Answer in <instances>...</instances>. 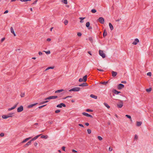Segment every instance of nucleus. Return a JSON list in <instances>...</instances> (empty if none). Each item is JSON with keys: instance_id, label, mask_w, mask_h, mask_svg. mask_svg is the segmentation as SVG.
<instances>
[{"instance_id": "nucleus-1", "label": "nucleus", "mask_w": 153, "mask_h": 153, "mask_svg": "<svg viewBox=\"0 0 153 153\" xmlns=\"http://www.w3.org/2000/svg\"><path fill=\"white\" fill-rule=\"evenodd\" d=\"M119 102L117 104V107L118 108H121L123 106V102L122 100H119Z\"/></svg>"}, {"instance_id": "nucleus-2", "label": "nucleus", "mask_w": 153, "mask_h": 153, "mask_svg": "<svg viewBox=\"0 0 153 153\" xmlns=\"http://www.w3.org/2000/svg\"><path fill=\"white\" fill-rule=\"evenodd\" d=\"M99 55L102 57L103 58H104L105 57V54L103 53V51L102 50H100L99 51Z\"/></svg>"}, {"instance_id": "nucleus-3", "label": "nucleus", "mask_w": 153, "mask_h": 153, "mask_svg": "<svg viewBox=\"0 0 153 153\" xmlns=\"http://www.w3.org/2000/svg\"><path fill=\"white\" fill-rule=\"evenodd\" d=\"M58 96H50L49 97H48L45 99V100H50V99H56L58 98Z\"/></svg>"}, {"instance_id": "nucleus-4", "label": "nucleus", "mask_w": 153, "mask_h": 153, "mask_svg": "<svg viewBox=\"0 0 153 153\" xmlns=\"http://www.w3.org/2000/svg\"><path fill=\"white\" fill-rule=\"evenodd\" d=\"M98 20L100 23L102 24H103L104 22V19L102 17H100L98 19Z\"/></svg>"}, {"instance_id": "nucleus-5", "label": "nucleus", "mask_w": 153, "mask_h": 153, "mask_svg": "<svg viewBox=\"0 0 153 153\" xmlns=\"http://www.w3.org/2000/svg\"><path fill=\"white\" fill-rule=\"evenodd\" d=\"M23 110V107L22 105L20 107H19L17 110V111L18 112H20Z\"/></svg>"}, {"instance_id": "nucleus-6", "label": "nucleus", "mask_w": 153, "mask_h": 153, "mask_svg": "<svg viewBox=\"0 0 153 153\" xmlns=\"http://www.w3.org/2000/svg\"><path fill=\"white\" fill-rule=\"evenodd\" d=\"M124 87V85L122 84H119L117 86V88L118 89H121L123 88Z\"/></svg>"}, {"instance_id": "nucleus-7", "label": "nucleus", "mask_w": 153, "mask_h": 153, "mask_svg": "<svg viewBox=\"0 0 153 153\" xmlns=\"http://www.w3.org/2000/svg\"><path fill=\"white\" fill-rule=\"evenodd\" d=\"M62 106H63V107H65L66 105L65 104H64L63 103H61L60 104H59L58 105L56 106V107H57L60 108H62Z\"/></svg>"}, {"instance_id": "nucleus-8", "label": "nucleus", "mask_w": 153, "mask_h": 153, "mask_svg": "<svg viewBox=\"0 0 153 153\" xmlns=\"http://www.w3.org/2000/svg\"><path fill=\"white\" fill-rule=\"evenodd\" d=\"M82 114L84 116H86L88 117H90L92 118L93 117L92 116L89 114H88L87 113H86L85 112H83L82 113Z\"/></svg>"}, {"instance_id": "nucleus-9", "label": "nucleus", "mask_w": 153, "mask_h": 153, "mask_svg": "<svg viewBox=\"0 0 153 153\" xmlns=\"http://www.w3.org/2000/svg\"><path fill=\"white\" fill-rule=\"evenodd\" d=\"M18 104V103H17L15 105H14L12 107L10 108H8V111H10L11 110H12L15 109L16 107Z\"/></svg>"}, {"instance_id": "nucleus-10", "label": "nucleus", "mask_w": 153, "mask_h": 153, "mask_svg": "<svg viewBox=\"0 0 153 153\" xmlns=\"http://www.w3.org/2000/svg\"><path fill=\"white\" fill-rule=\"evenodd\" d=\"M18 104V103H17L15 105H14L12 107L10 108H8V111H10L11 110H12L15 109L16 107Z\"/></svg>"}, {"instance_id": "nucleus-11", "label": "nucleus", "mask_w": 153, "mask_h": 153, "mask_svg": "<svg viewBox=\"0 0 153 153\" xmlns=\"http://www.w3.org/2000/svg\"><path fill=\"white\" fill-rule=\"evenodd\" d=\"M18 104V103H17L15 105H14L12 107L10 108H8V111H10L11 110H12L15 109L16 107Z\"/></svg>"}, {"instance_id": "nucleus-12", "label": "nucleus", "mask_w": 153, "mask_h": 153, "mask_svg": "<svg viewBox=\"0 0 153 153\" xmlns=\"http://www.w3.org/2000/svg\"><path fill=\"white\" fill-rule=\"evenodd\" d=\"M139 42V39L137 38H136L135 39L134 41L132 43V44L134 45H136Z\"/></svg>"}, {"instance_id": "nucleus-13", "label": "nucleus", "mask_w": 153, "mask_h": 153, "mask_svg": "<svg viewBox=\"0 0 153 153\" xmlns=\"http://www.w3.org/2000/svg\"><path fill=\"white\" fill-rule=\"evenodd\" d=\"M42 134H40L39 135H38L34 137L33 138H32L31 140H30L31 141V142L33 140H36L37 138L39 137L40 136H41Z\"/></svg>"}, {"instance_id": "nucleus-14", "label": "nucleus", "mask_w": 153, "mask_h": 153, "mask_svg": "<svg viewBox=\"0 0 153 153\" xmlns=\"http://www.w3.org/2000/svg\"><path fill=\"white\" fill-rule=\"evenodd\" d=\"M74 91H80V88L78 87L73 88Z\"/></svg>"}, {"instance_id": "nucleus-15", "label": "nucleus", "mask_w": 153, "mask_h": 153, "mask_svg": "<svg viewBox=\"0 0 153 153\" xmlns=\"http://www.w3.org/2000/svg\"><path fill=\"white\" fill-rule=\"evenodd\" d=\"M88 85V84L86 83H83L82 84L79 85V86L84 87Z\"/></svg>"}, {"instance_id": "nucleus-16", "label": "nucleus", "mask_w": 153, "mask_h": 153, "mask_svg": "<svg viewBox=\"0 0 153 153\" xmlns=\"http://www.w3.org/2000/svg\"><path fill=\"white\" fill-rule=\"evenodd\" d=\"M32 138V137H30L28 138H26L21 143H25V142H26V141H28V140H29L30 139H31Z\"/></svg>"}, {"instance_id": "nucleus-17", "label": "nucleus", "mask_w": 153, "mask_h": 153, "mask_svg": "<svg viewBox=\"0 0 153 153\" xmlns=\"http://www.w3.org/2000/svg\"><path fill=\"white\" fill-rule=\"evenodd\" d=\"M107 35V32L106 30L104 29L103 31V36L104 38Z\"/></svg>"}, {"instance_id": "nucleus-18", "label": "nucleus", "mask_w": 153, "mask_h": 153, "mask_svg": "<svg viewBox=\"0 0 153 153\" xmlns=\"http://www.w3.org/2000/svg\"><path fill=\"white\" fill-rule=\"evenodd\" d=\"M10 31L13 34L14 36H16V34L15 33L14 31V30L13 29V28L12 27H10Z\"/></svg>"}, {"instance_id": "nucleus-19", "label": "nucleus", "mask_w": 153, "mask_h": 153, "mask_svg": "<svg viewBox=\"0 0 153 153\" xmlns=\"http://www.w3.org/2000/svg\"><path fill=\"white\" fill-rule=\"evenodd\" d=\"M113 92L115 94H118L119 93H120L121 92L120 91H117L116 90V89H114L113 91Z\"/></svg>"}, {"instance_id": "nucleus-20", "label": "nucleus", "mask_w": 153, "mask_h": 153, "mask_svg": "<svg viewBox=\"0 0 153 153\" xmlns=\"http://www.w3.org/2000/svg\"><path fill=\"white\" fill-rule=\"evenodd\" d=\"M112 76L113 77H115L117 75V73L116 72L112 71Z\"/></svg>"}, {"instance_id": "nucleus-21", "label": "nucleus", "mask_w": 153, "mask_h": 153, "mask_svg": "<svg viewBox=\"0 0 153 153\" xmlns=\"http://www.w3.org/2000/svg\"><path fill=\"white\" fill-rule=\"evenodd\" d=\"M31 141L30 140L26 144L24 145V146L25 147H26L27 146H28L29 145H30L31 144Z\"/></svg>"}, {"instance_id": "nucleus-22", "label": "nucleus", "mask_w": 153, "mask_h": 153, "mask_svg": "<svg viewBox=\"0 0 153 153\" xmlns=\"http://www.w3.org/2000/svg\"><path fill=\"white\" fill-rule=\"evenodd\" d=\"M90 97H91L95 99H97V96H95L92 94L90 95Z\"/></svg>"}, {"instance_id": "nucleus-23", "label": "nucleus", "mask_w": 153, "mask_h": 153, "mask_svg": "<svg viewBox=\"0 0 153 153\" xmlns=\"http://www.w3.org/2000/svg\"><path fill=\"white\" fill-rule=\"evenodd\" d=\"M142 124V122H137L136 126H140Z\"/></svg>"}, {"instance_id": "nucleus-24", "label": "nucleus", "mask_w": 153, "mask_h": 153, "mask_svg": "<svg viewBox=\"0 0 153 153\" xmlns=\"http://www.w3.org/2000/svg\"><path fill=\"white\" fill-rule=\"evenodd\" d=\"M109 25L111 30H112L114 29V27L112 25L111 23H109Z\"/></svg>"}, {"instance_id": "nucleus-25", "label": "nucleus", "mask_w": 153, "mask_h": 153, "mask_svg": "<svg viewBox=\"0 0 153 153\" xmlns=\"http://www.w3.org/2000/svg\"><path fill=\"white\" fill-rule=\"evenodd\" d=\"M14 114V113H9L7 115V116H8V117H12L13 116L12 115Z\"/></svg>"}, {"instance_id": "nucleus-26", "label": "nucleus", "mask_w": 153, "mask_h": 153, "mask_svg": "<svg viewBox=\"0 0 153 153\" xmlns=\"http://www.w3.org/2000/svg\"><path fill=\"white\" fill-rule=\"evenodd\" d=\"M85 18V17H79V19L80 20V23H83L84 22L83 19Z\"/></svg>"}, {"instance_id": "nucleus-27", "label": "nucleus", "mask_w": 153, "mask_h": 153, "mask_svg": "<svg viewBox=\"0 0 153 153\" xmlns=\"http://www.w3.org/2000/svg\"><path fill=\"white\" fill-rule=\"evenodd\" d=\"M36 104H37V103H35V104H31V105H29L28 106L27 108H30L33 107V106L35 105H36Z\"/></svg>"}, {"instance_id": "nucleus-28", "label": "nucleus", "mask_w": 153, "mask_h": 153, "mask_svg": "<svg viewBox=\"0 0 153 153\" xmlns=\"http://www.w3.org/2000/svg\"><path fill=\"white\" fill-rule=\"evenodd\" d=\"M54 68V67L53 66L48 67V68L46 69L45 70V71H47L50 69H53Z\"/></svg>"}, {"instance_id": "nucleus-29", "label": "nucleus", "mask_w": 153, "mask_h": 153, "mask_svg": "<svg viewBox=\"0 0 153 153\" xmlns=\"http://www.w3.org/2000/svg\"><path fill=\"white\" fill-rule=\"evenodd\" d=\"M64 90L63 89L57 90L55 91V93H59V92L63 91H64Z\"/></svg>"}, {"instance_id": "nucleus-30", "label": "nucleus", "mask_w": 153, "mask_h": 153, "mask_svg": "<svg viewBox=\"0 0 153 153\" xmlns=\"http://www.w3.org/2000/svg\"><path fill=\"white\" fill-rule=\"evenodd\" d=\"M87 75H86L85 76L83 77V79L84 80V82H85L87 80Z\"/></svg>"}, {"instance_id": "nucleus-31", "label": "nucleus", "mask_w": 153, "mask_h": 153, "mask_svg": "<svg viewBox=\"0 0 153 153\" xmlns=\"http://www.w3.org/2000/svg\"><path fill=\"white\" fill-rule=\"evenodd\" d=\"M103 104L108 108H110V106L107 103L104 102Z\"/></svg>"}, {"instance_id": "nucleus-32", "label": "nucleus", "mask_w": 153, "mask_h": 153, "mask_svg": "<svg viewBox=\"0 0 153 153\" xmlns=\"http://www.w3.org/2000/svg\"><path fill=\"white\" fill-rule=\"evenodd\" d=\"M2 117L4 119H6L7 118H8V116H7V115H3L2 116Z\"/></svg>"}, {"instance_id": "nucleus-33", "label": "nucleus", "mask_w": 153, "mask_h": 153, "mask_svg": "<svg viewBox=\"0 0 153 153\" xmlns=\"http://www.w3.org/2000/svg\"><path fill=\"white\" fill-rule=\"evenodd\" d=\"M108 83V82H100V84L104 85H106L107 83Z\"/></svg>"}, {"instance_id": "nucleus-34", "label": "nucleus", "mask_w": 153, "mask_h": 153, "mask_svg": "<svg viewBox=\"0 0 153 153\" xmlns=\"http://www.w3.org/2000/svg\"><path fill=\"white\" fill-rule=\"evenodd\" d=\"M48 136H45V135H42L41 137V138H45V139H47L48 138Z\"/></svg>"}, {"instance_id": "nucleus-35", "label": "nucleus", "mask_w": 153, "mask_h": 153, "mask_svg": "<svg viewBox=\"0 0 153 153\" xmlns=\"http://www.w3.org/2000/svg\"><path fill=\"white\" fill-rule=\"evenodd\" d=\"M126 117L127 118L129 119H130V120H131V121L132 120L131 119V116L130 115H126Z\"/></svg>"}, {"instance_id": "nucleus-36", "label": "nucleus", "mask_w": 153, "mask_h": 153, "mask_svg": "<svg viewBox=\"0 0 153 153\" xmlns=\"http://www.w3.org/2000/svg\"><path fill=\"white\" fill-rule=\"evenodd\" d=\"M90 25V23L89 22H87L86 24V26L87 27H89Z\"/></svg>"}, {"instance_id": "nucleus-37", "label": "nucleus", "mask_w": 153, "mask_h": 153, "mask_svg": "<svg viewBox=\"0 0 153 153\" xmlns=\"http://www.w3.org/2000/svg\"><path fill=\"white\" fill-rule=\"evenodd\" d=\"M62 2L65 4H67L68 3L67 0H62Z\"/></svg>"}, {"instance_id": "nucleus-38", "label": "nucleus", "mask_w": 153, "mask_h": 153, "mask_svg": "<svg viewBox=\"0 0 153 153\" xmlns=\"http://www.w3.org/2000/svg\"><path fill=\"white\" fill-rule=\"evenodd\" d=\"M152 90V88H149L146 89V91L147 92H150Z\"/></svg>"}, {"instance_id": "nucleus-39", "label": "nucleus", "mask_w": 153, "mask_h": 153, "mask_svg": "<svg viewBox=\"0 0 153 153\" xmlns=\"http://www.w3.org/2000/svg\"><path fill=\"white\" fill-rule=\"evenodd\" d=\"M97 12L96 10L95 9H92L91 10V12L93 13H95Z\"/></svg>"}, {"instance_id": "nucleus-40", "label": "nucleus", "mask_w": 153, "mask_h": 153, "mask_svg": "<svg viewBox=\"0 0 153 153\" xmlns=\"http://www.w3.org/2000/svg\"><path fill=\"white\" fill-rule=\"evenodd\" d=\"M43 52H45L47 54H49L50 53H51V52L50 51H43Z\"/></svg>"}, {"instance_id": "nucleus-41", "label": "nucleus", "mask_w": 153, "mask_h": 153, "mask_svg": "<svg viewBox=\"0 0 153 153\" xmlns=\"http://www.w3.org/2000/svg\"><path fill=\"white\" fill-rule=\"evenodd\" d=\"M25 95V93H21L20 96L22 97H24Z\"/></svg>"}, {"instance_id": "nucleus-42", "label": "nucleus", "mask_w": 153, "mask_h": 153, "mask_svg": "<svg viewBox=\"0 0 153 153\" xmlns=\"http://www.w3.org/2000/svg\"><path fill=\"white\" fill-rule=\"evenodd\" d=\"M64 24L65 25H66L68 23V21L67 20H65L64 22Z\"/></svg>"}, {"instance_id": "nucleus-43", "label": "nucleus", "mask_w": 153, "mask_h": 153, "mask_svg": "<svg viewBox=\"0 0 153 153\" xmlns=\"http://www.w3.org/2000/svg\"><path fill=\"white\" fill-rule=\"evenodd\" d=\"M49 102V101L48 100H46V101H43V102H41V104H43L45 103H47V102Z\"/></svg>"}, {"instance_id": "nucleus-44", "label": "nucleus", "mask_w": 153, "mask_h": 153, "mask_svg": "<svg viewBox=\"0 0 153 153\" xmlns=\"http://www.w3.org/2000/svg\"><path fill=\"white\" fill-rule=\"evenodd\" d=\"M98 138L100 140H101L102 139V137L100 136L98 137Z\"/></svg>"}, {"instance_id": "nucleus-45", "label": "nucleus", "mask_w": 153, "mask_h": 153, "mask_svg": "<svg viewBox=\"0 0 153 153\" xmlns=\"http://www.w3.org/2000/svg\"><path fill=\"white\" fill-rule=\"evenodd\" d=\"M79 82H84V80L83 79V78H80L79 79Z\"/></svg>"}, {"instance_id": "nucleus-46", "label": "nucleus", "mask_w": 153, "mask_h": 153, "mask_svg": "<svg viewBox=\"0 0 153 153\" xmlns=\"http://www.w3.org/2000/svg\"><path fill=\"white\" fill-rule=\"evenodd\" d=\"M147 75L148 76H151V75H152V73L151 72H149L147 73Z\"/></svg>"}, {"instance_id": "nucleus-47", "label": "nucleus", "mask_w": 153, "mask_h": 153, "mask_svg": "<svg viewBox=\"0 0 153 153\" xmlns=\"http://www.w3.org/2000/svg\"><path fill=\"white\" fill-rule=\"evenodd\" d=\"M87 131H88V134H90L91 133V130L90 129H88Z\"/></svg>"}, {"instance_id": "nucleus-48", "label": "nucleus", "mask_w": 153, "mask_h": 153, "mask_svg": "<svg viewBox=\"0 0 153 153\" xmlns=\"http://www.w3.org/2000/svg\"><path fill=\"white\" fill-rule=\"evenodd\" d=\"M138 138L137 135L136 134L135 135L134 137V139L137 140Z\"/></svg>"}, {"instance_id": "nucleus-49", "label": "nucleus", "mask_w": 153, "mask_h": 153, "mask_svg": "<svg viewBox=\"0 0 153 153\" xmlns=\"http://www.w3.org/2000/svg\"><path fill=\"white\" fill-rule=\"evenodd\" d=\"M77 35L78 36H80L82 35V33H81L79 32L77 33Z\"/></svg>"}, {"instance_id": "nucleus-50", "label": "nucleus", "mask_w": 153, "mask_h": 153, "mask_svg": "<svg viewBox=\"0 0 153 153\" xmlns=\"http://www.w3.org/2000/svg\"><path fill=\"white\" fill-rule=\"evenodd\" d=\"M60 111L59 110H57L55 111V113H58L60 112Z\"/></svg>"}, {"instance_id": "nucleus-51", "label": "nucleus", "mask_w": 153, "mask_h": 153, "mask_svg": "<svg viewBox=\"0 0 153 153\" xmlns=\"http://www.w3.org/2000/svg\"><path fill=\"white\" fill-rule=\"evenodd\" d=\"M86 111L88 112H89V111L92 112L93 111L92 110L90 109H87L86 110Z\"/></svg>"}, {"instance_id": "nucleus-52", "label": "nucleus", "mask_w": 153, "mask_h": 153, "mask_svg": "<svg viewBox=\"0 0 153 153\" xmlns=\"http://www.w3.org/2000/svg\"><path fill=\"white\" fill-rule=\"evenodd\" d=\"M71 97H72V96H68L67 97H66L63 98V99H65L66 98H69V97L71 98Z\"/></svg>"}, {"instance_id": "nucleus-53", "label": "nucleus", "mask_w": 153, "mask_h": 153, "mask_svg": "<svg viewBox=\"0 0 153 153\" xmlns=\"http://www.w3.org/2000/svg\"><path fill=\"white\" fill-rule=\"evenodd\" d=\"M53 121H51V120L48 121V123L50 124H52L53 123Z\"/></svg>"}, {"instance_id": "nucleus-54", "label": "nucleus", "mask_w": 153, "mask_h": 153, "mask_svg": "<svg viewBox=\"0 0 153 153\" xmlns=\"http://www.w3.org/2000/svg\"><path fill=\"white\" fill-rule=\"evenodd\" d=\"M4 135V134L3 133H1L0 134V136L1 137H3Z\"/></svg>"}, {"instance_id": "nucleus-55", "label": "nucleus", "mask_w": 153, "mask_h": 153, "mask_svg": "<svg viewBox=\"0 0 153 153\" xmlns=\"http://www.w3.org/2000/svg\"><path fill=\"white\" fill-rule=\"evenodd\" d=\"M45 105H42V106H40L39 107V109H41V108H42V107H44V106H45Z\"/></svg>"}, {"instance_id": "nucleus-56", "label": "nucleus", "mask_w": 153, "mask_h": 153, "mask_svg": "<svg viewBox=\"0 0 153 153\" xmlns=\"http://www.w3.org/2000/svg\"><path fill=\"white\" fill-rule=\"evenodd\" d=\"M39 56H41L42 55V53L41 52L39 51Z\"/></svg>"}, {"instance_id": "nucleus-57", "label": "nucleus", "mask_w": 153, "mask_h": 153, "mask_svg": "<svg viewBox=\"0 0 153 153\" xmlns=\"http://www.w3.org/2000/svg\"><path fill=\"white\" fill-rule=\"evenodd\" d=\"M109 150L110 151H111L112 150V148L111 147H109Z\"/></svg>"}, {"instance_id": "nucleus-58", "label": "nucleus", "mask_w": 153, "mask_h": 153, "mask_svg": "<svg viewBox=\"0 0 153 153\" xmlns=\"http://www.w3.org/2000/svg\"><path fill=\"white\" fill-rule=\"evenodd\" d=\"M97 70L99 71H102V72L104 71V70L102 69H97Z\"/></svg>"}, {"instance_id": "nucleus-59", "label": "nucleus", "mask_w": 153, "mask_h": 153, "mask_svg": "<svg viewBox=\"0 0 153 153\" xmlns=\"http://www.w3.org/2000/svg\"><path fill=\"white\" fill-rule=\"evenodd\" d=\"M37 0H36L34 1V2L33 3V4H36L37 2Z\"/></svg>"}, {"instance_id": "nucleus-60", "label": "nucleus", "mask_w": 153, "mask_h": 153, "mask_svg": "<svg viewBox=\"0 0 153 153\" xmlns=\"http://www.w3.org/2000/svg\"><path fill=\"white\" fill-rule=\"evenodd\" d=\"M38 145V143L36 142H35L34 143V145L35 146H36Z\"/></svg>"}, {"instance_id": "nucleus-61", "label": "nucleus", "mask_w": 153, "mask_h": 153, "mask_svg": "<svg viewBox=\"0 0 153 153\" xmlns=\"http://www.w3.org/2000/svg\"><path fill=\"white\" fill-rule=\"evenodd\" d=\"M79 125L81 126V127H84V126H83V125L82 124H79Z\"/></svg>"}, {"instance_id": "nucleus-62", "label": "nucleus", "mask_w": 153, "mask_h": 153, "mask_svg": "<svg viewBox=\"0 0 153 153\" xmlns=\"http://www.w3.org/2000/svg\"><path fill=\"white\" fill-rule=\"evenodd\" d=\"M8 10H6V11H4V14H6V13H8Z\"/></svg>"}, {"instance_id": "nucleus-63", "label": "nucleus", "mask_w": 153, "mask_h": 153, "mask_svg": "<svg viewBox=\"0 0 153 153\" xmlns=\"http://www.w3.org/2000/svg\"><path fill=\"white\" fill-rule=\"evenodd\" d=\"M62 149L63 151H65V147L64 146H63L62 148Z\"/></svg>"}, {"instance_id": "nucleus-64", "label": "nucleus", "mask_w": 153, "mask_h": 153, "mask_svg": "<svg viewBox=\"0 0 153 153\" xmlns=\"http://www.w3.org/2000/svg\"><path fill=\"white\" fill-rule=\"evenodd\" d=\"M5 39V38H2L1 40V42H3Z\"/></svg>"}]
</instances>
